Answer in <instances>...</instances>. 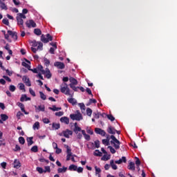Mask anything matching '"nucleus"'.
I'll list each match as a JSON object with an SVG mask.
<instances>
[{
  "label": "nucleus",
  "instance_id": "bf43d9fd",
  "mask_svg": "<svg viewBox=\"0 0 177 177\" xmlns=\"http://www.w3.org/2000/svg\"><path fill=\"white\" fill-rule=\"evenodd\" d=\"M62 152V149H59V148H57V149H55V153H57V154H59V153H61Z\"/></svg>",
  "mask_w": 177,
  "mask_h": 177
},
{
  "label": "nucleus",
  "instance_id": "4be33fe9",
  "mask_svg": "<svg viewBox=\"0 0 177 177\" xmlns=\"http://www.w3.org/2000/svg\"><path fill=\"white\" fill-rule=\"evenodd\" d=\"M77 166H76L75 165H71L69 166V168H68L69 171H77Z\"/></svg>",
  "mask_w": 177,
  "mask_h": 177
},
{
  "label": "nucleus",
  "instance_id": "052dcab7",
  "mask_svg": "<svg viewBox=\"0 0 177 177\" xmlns=\"http://www.w3.org/2000/svg\"><path fill=\"white\" fill-rule=\"evenodd\" d=\"M29 91H30V93L33 97H35V96H36L35 92L31 88L29 89Z\"/></svg>",
  "mask_w": 177,
  "mask_h": 177
},
{
  "label": "nucleus",
  "instance_id": "0eeeda50",
  "mask_svg": "<svg viewBox=\"0 0 177 177\" xmlns=\"http://www.w3.org/2000/svg\"><path fill=\"white\" fill-rule=\"evenodd\" d=\"M95 133L100 134L102 136H105L106 134L105 131H104V130H102V129H100V128H95Z\"/></svg>",
  "mask_w": 177,
  "mask_h": 177
},
{
  "label": "nucleus",
  "instance_id": "39448f33",
  "mask_svg": "<svg viewBox=\"0 0 177 177\" xmlns=\"http://www.w3.org/2000/svg\"><path fill=\"white\" fill-rule=\"evenodd\" d=\"M53 39V37L50 34H47L46 35V37L44 35H42L41 37V41L42 42H44V44H47L49 41H52Z\"/></svg>",
  "mask_w": 177,
  "mask_h": 177
},
{
  "label": "nucleus",
  "instance_id": "13d9d810",
  "mask_svg": "<svg viewBox=\"0 0 177 177\" xmlns=\"http://www.w3.org/2000/svg\"><path fill=\"white\" fill-rule=\"evenodd\" d=\"M44 63L46 65V66H48L50 64V61L47 58L44 59Z\"/></svg>",
  "mask_w": 177,
  "mask_h": 177
},
{
  "label": "nucleus",
  "instance_id": "9d476101",
  "mask_svg": "<svg viewBox=\"0 0 177 177\" xmlns=\"http://www.w3.org/2000/svg\"><path fill=\"white\" fill-rule=\"evenodd\" d=\"M8 34L10 36H12V37L15 40L17 41V33L16 32H12L11 30H8Z\"/></svg>",
  "mask_w": 177,
  "mask_h": 177
},
{
  "label": "nucleus",
  "instance_id": "7ed1b4c3",
  "mask_svg": "<svg viewBox=\"0 0 177 177\" xmlns=\"http://www.w3.org/2000/svg\"><path fill=\"white\" fill-rule=\"evenodd\" d=\"M69 82H71V83L69 84V86L71 87V88L73 89L75 92H77V88L75 87V85L78 84L77 80L74 77H71L69 78Z\"/></svg>",
  "mask_w": 177,
  "mask_h": 177
},
{
  "label": "nucleus",
  "instance_id": "a18cd8bd",
  "mask_svg": "<svg viewBox=\"0 0 177 177\" xmlns=\"http://www.w3.org/2000/svg\"><path fill=\"white\" fill-rule=\"evenodd\" d=\"M17 17H20L21 19H26V17L24 15V14H22V13L17 14Z\"/></svg>",
  "mask_w": 177,
  "mask_h": 177
},
{
  "label": "nucleus",
  "instance_id": "7c9ffc66",
  "mask_svg": "<svg viewBox=\"0 0 177 177\" xmlns=\"http://www.w3.org/2000/svg\"><path fill=\"white\" fill-rule=\"evenodd\" d=\"M5 49L8 51V53L12 55V51L10 49V45L8 44H6L5 46Z\"/></svg>",
  "mask_w": 177,
  "mask_h": 177
},
{
  "label": "nucleus",
  "instance_id": "ea45409f",
  "mask_svg": "<svg viewBox=\"0 0 177 177\" xmlns=\"http://www.w3.org/2000/svg\"><path fill=\"white\" fill-rule=\"evenodd\" d=\"M106 118H108V120H109L111 122L114 121L115 119V118L112 115H107Z\"/></svg>",
  "mask_w": 177,
  "mask_h": 177
},
{
  "label": "nucleus",
  "instance_id": "bb28decb",
  "mask_svg": "<svg viewBox=\"0 0 177 177\" xmlns=\"http://www.w3.org/2000/svg\"><path fill=\"white\" fill-rule=\"evenodd\" d=\"M37 110H39V111H45V106L44 105H40L39 106V107L37 109H36V111L37 112Z\"/></svg>",
  "mask_w": 177,
  "mask_h": 177
},
{
  "label": "nucleus",
  "instance_id": "473e14b6",
  "mask_svg": "<svg viewBox=\"0 0 177 177\" xmlns=\"http://www.w3.org/2000/svg\"><path fill=\"white\" fill-rule=\"evenodd\" d=\"M40 127V124L39 122H37L35 123V124L33 125V129L35 130V129H39Z\"/></svg>",
  "mask_w": 177,
  "mask_h": 177
},
{
  "label": "nucleus",
  "instance_id": "c9c22d12",
  "mask_svg": "<svg viewBox=\"0 0 177 177\" xmlns=\"http://www.w3.org/2000/svg\"><path fill=\"white\" fill-rule=\"evenodd\" d=\"M86 113H87V115L91 117L93 113V111L90 108H87V110H86Z\"/></svg>",
  "mask_w": 177,
  "mask_h": 177
},
{
  "label": "nucleus",
  "instance_id": "2eb2a0df",
  "mask_svg": "<svg viewBox=\"0 0 177 177\" xmlns=\"http://www.w3.org/2000/svg\"><path fill=\"white\" fill-rule=\"evenodd\" d=\"M17 24L19 26H21V28L24 29V20L22 19H21L20 17H17Z\"/></svg>",
  "mask_w": 177,
  "mask_h": 177
},
{
  "label": "nucleus",
  "instance_id": "e433bc0d",
  "mask_svg": "<svg viewBox=\"0 0 177 177\" xmlns=\"http://www.w3.org/2000/svg\"><path fill=\"white\" fill-rule=\"evenodd\" d=\"M21 64H22L23 66H24L26 68H28V71L30 70V68H31L30 66L28 65L26 62H23Z\"/></svg>",
  "mask_w": 177,
  "mask_h": 177
},
{
  "label": "nucleus",
  "instance_id": "864d4df0",
  "mask_svg": "<svg viewBox=\"0 0 177 177\" xmlns=\"http://www.w3.org/2000/svg\"><path fill=\"white\" fill-rule=\"evenodd\" d=\"M44 173H46V172H50V166H46L45 167V170H44Z\"/></svg>",
  "mask_w": 177,
  "mask_h": 177
},
{
  "label": "nucleus",
  "instance_id": "f8f14e48",
  "mask_svg": "<svg viewBox=\"0 0 177 177\" xmlns=\"http://www.w3.org/2000/svg\"><path fill=\"white\" fill-rule=\"evenodd\" d=\"M23 81L28 86H31L30 79L27 76H24Z\"/></svg>",
  "mask_w": 177,
  "mask_h": 177
},
{
  "label": "nucleus",
  "instance_id": "4d7b16f0",
  "mask_svg": "<svg viewBox=\"0 0 177 177\" xmlns=\"http://www.w3.org/2000/svg\"><path fill=\"white\" fill-rule=\"evenodd\" d=\"M64 114V112H62V111H59V112L55 113V115H56V116H58V117H61V116H62Z\"/></svg>",
  "mask_w": 177,
  "mask_h": 177
},
{
  "label": "nucleus",
  "instance_id": "b1692460",
  "mask_svg": "<svg viewBox=\"0 0 177 177\" xmlns=\"http://www.w3.org/2000/svg\"><path fill=\"white\" fill-rule=\"evenodd\" d=\"M68 102L72 104V105H75L77 104V100L74 98H68Z\"/></svg>",
  "mask_w": 177,
  "mask_h": 177
},
{
  "label": "nucleus",
  "instance_id": "20e7f679",
  "mask_svg": "<svg viewBox=\"0 0 177 177\" xmlns=\"http://www.w3.org/2000/svg\"><path fill=\"white\" fill-rule=\"evenodd\" d=\"M77 114H71L69 117H71V119H72V120L80 121L83 119L82 115L79 111H77Z\"/></svg>",
  "mask_w": 177,
  "mask_h": 177
},
{
  "label": "nucleus",
  "instance_id": "49530a36",
  "mask_svg": "<svg viewBox=\"0 0 177 177\" xmlns=\"http://www.w3.org/2000/svg\"><path fill=\"white\" fill-rule=\"evenodd\" d=\"M92 103H97V100L95 99H90L88 104H87V106L91 105Z\"/></svg>",
  "mask_w": 177,
  "mask_h": 177
},
{
  "label": "nucleus",
  "instance_id": "cd10ccee",
  "mask_svg": "<svg viewBox=\"0 0 177 177\" xmlns=\"http://www.w3.org/2000/svg\"><path fill=\"white\" fill-rule=\"evenodd\" d=\"M34 32L35 35H37L38 36H40L42 34L41 30L39 28L35 29Z\"/></svg>",
  "mask_w": 177,
  "mask_h": 177
},
{
  "label": "nucleus",
  "instance_id": "e2e57ef3",
  "mask_svg": "<svg viewBox=\"0 0 177 177\" xmlns=\"http://www.w3.org/2000/svg\"><path fill=\"white\" fill-rule=\"evenodd\" d=\"M76 171H77V173H82L83 171H84V169L82 167H79V168H77L76 169Z\"/></svg>",
  "mask_w": 177,
  "mask_h": 177
},
{
  "label": "nucleus",
  "instance_id": "3c124183",
  "mask_svg": "<svg viewBox=\"0 0 177 177\" xmlns=\"http://www.w3.org/2000/svg\"><path fill=\"white\" fill-rule=\"evenodd\" d=\"M37 171H39V174H43L44 172V170L41 167H37Z\"/></svg>",
  "mask_w": 177,
  "mask_h": 177
},
{
  "label": "nucleus",
  "instance_id": "774afa93",
  "mask_svg": "<svg viewBox=\"0 0 177 177\" xmlns=\"http://www.w3.org/2000/svg\"><path fill=\"white\" fill-rule=\"evenodd\" d=\"M1 167L3 168V169H6V166H7V163L6 162H3L1 164Z\"/></svg>",
  "mask_w": 177,
  "mask_h": 177
},
{
  "label": "nucleus",
  "instance_id": "6ab92c4d",
  "mask_svg": "<svg viewBox=\"0 0 177 177\" xmlns=\"http://www.w3.org/2000/svg\"><path fill=\"white\" fill-rule=\"evenodd\" d=\"M49 109L53 111H58L59 110H62L61 107H56L55 105H53V107H49Z\"/></svg>",
  "mask_w": 177,
  "mask_h": 177
},
{
  "label": "nucleus",
  "instance_id": "423d86ee",
  "mask_svg": "<svg viewBox=\"0 0 177 177\" xmlns=\"http://www.w3.org/2000/svg\"><path fill=\"white\" fill-rule=\"evenodd\" d=\"M26 24V26L29 28L37 27L36 23L32 19L27 21Z\"/></svg>",
  "mask_w": 177,
  "mask_h": 177
},
{
  "label": "nucleus",
  "instance_id": "c03bdc74",
  "mask_svg": "<svg viewBox=\"0 0 177 177\" xmlns=\"http://www.w3.org/2000/svg\"><path fill=\"white\" fill-rule=\"evenodd\" d=\"M2 22H3V24H5L8 26H9V25H10L9 21L7 19H3Z\"/></svg>",
  "mask_w": 177,
  "mask_h": 177
},
{
  "label": "nucleus",
  "instance_id": "dca6fc26",
  "mask_svg": "<svg viewBox=\"0 0 177 177\" xmlns=\"http://www.w3.org/2000/svg\"><path fill=\"white\" fill-rule=\"evenodd\" d=\"M21 166V164L19 162V160H17V159H15V162H14V167L17 168V169H19Z\"/></svg>",
  "mask_w": 177,
  "mask_h": 177
},
{
  "label": "nucleus",
  "instance_id": "6e6552de",
  "mask_svg": "<svg viewBox=\"0 0 177 177\" xmlns=\"http://www.w3.org/2000/svg\"><path fill=\"white\" fill-rule=\"evenodd\" d=\"M54 66L57 67L58 69H64L65 68L64 64L59 62L54 63Z\"/></svg>",
  "mask_w": 177,
  "mask_h": 177
},
{
  "label": "nucleus",
  "instance_id": "5fc2aeb1",
  "mask_svg": "<svg viewBox=\"0 0 177 177\" xmlns=\"http://www.w3.org/2000/svg\"><path fill=\"white\" fill-rule=\"evenodd\" d=\"M31 44H32V48L37 47L38 46V42H37L35 40L32 41Z\"/></svg>",
  "mask_w": 177,
  "mask_h": 177
},
{
  "label": "nucleus",
  "instance_id": "37998d69",
  "mask_svg": "<svg viewBox=\"0 0 177 177\" xmlns=\"http://www.w3.org/2000/svg\"><path fill=\"white\" fill-rule=\"evenodd\" d=\"M31 151L34 153H37L38 151V147L37 145L32 147Z\"/></svg>",
  "mask_w": 177,
  "mask_h": 177
},
{
  "label": "nucleus",
  "instance_id": "412c9836",
  "mask_svg": "<svg viewBox=\"0 0 177 177\" xmlns=\"http://www.w3.org/2000/svg\"><path fill=\"white\" fill-rule=\"evenodd\" d=\"M0 8L2 10H8L7 6L5 4V3H3V1H1V0H0Z\"/></svg>",
  "mask_w": 177,
  "mask_h": 177
},
{
  "label": "nucleus",
  "instance_id": "393cba45",
  "mask_svg": "<svg viewBox=\"0 0 177 177\" xmlns=\"http://www.w3.org/2000/svg\"><path fill=\"white\" fill-rule=\"evenodd\" d=\"M67 171V167H62V168H58V173H63V172H66Z\"/></svg>",
  "mask_w": 177,
  "mask_h": 177
},
{
  "label": "nucleus",
  "instance_id": "a878e982",
  "mask_svg": "<svg viewBox=\"0 0 177 177\" xmlns=\"http://www.w3.org/2000/svg\"><path fill=\"white\" fill-rule=\"evenodd\" d=\"M82 131V129L80 127H76L75 128H73V132H75V133L78 134L79 132H80Z\"/></svg>",
  "mask_w": 177,
  "mask_h": 177
},
{
  "label": "nucleus",
  "instance_id": "8fccbe9b",
  "mask_svg": "<svg viewBox=\"0 0 177 177\" xmlns=\"http://www.w3.org/2000/svg\"><path fill=\"white\" fill-rule=\"evenodd\" d=\"M9 89L11 92H15L16 90V87L14 85H10Z\"/></svg>",
  "mask_w": 177,
  "mask_h": 177
},
{
  "label": "nucleus",
  "instance_id": "aec40b11",
  "mask_svg": "<svg viewBox=\"0 0 177 177\" xmlns=\"http://www.w3.org/2000/svg\"><path fill=\"white\" fill-rule=\"evenodd\" d=\"M110 165L113 169H114V170L118 169V166L114 164L113 160H110Z\"/></svg>",
  "mask_w": 177,
  "mask_h": 177
},
{
  "label": "nucleus",
  "instance_id": "a211bd4d",
  "mask_svg": "<svg viewBox=\"0 0 177 177\" xmlns=\"http://www.w3.org/2000/svg\"><path fill=\"white\" fill-rule=\"evenodd\" d=\"M45 75H46V77L48 78V79H50L52 77V74L50 73V71L48 68L46 69V74Z\"/></svg>",
  "mask_w": 177,
  "mask_h": 177
},
{
  "label": "nucleus",
  "instance_id": "09e8293b",
  "mask_svg": "<svg viewBox=\"0 0 177 177\" xmlns=\"http://www.w3.org/2000/svg\"><path fill=\"white\" fill-rule=\"evenodd\" d=\"M19 142H20L21 145H24V144H25V139H24V138H23V137H20V138H19Z\"/></svg>",
  "mask_w": 177,
  "mask_h": 177
},
{
  "label": "nucleus",
  "instance_id": "de8ad7c7",
  "mask_svg": "<svg viewBox=\"0 0 177 177\" xmlns=\"http://www.w3.org/2000/svg\"><path fill=\"white\" fill-rule=\"evenodd\" d=\"M94 145H95V148L100 147V142L99 140H95V142H94Z\"/></svg>",
  "mask_w": 177,
  "mask_h": 177
},
{
  "label": "nucleus",
  "instance_id": "680f3d73",
  "mask_svg": "<svg viewBox=\"0 0 177 177\" xmlns=\"http://www.w3.org/2000/svg\"><path fill=\"white\" fill-rule=\"evenodd\" d=\"M43 48V44L41 42H38V47H37V49H41L42 50Z\"/></svg>",
  "mask_w": 177,
  "mask_h": 177
},
{
  "label": "nucleus",
  "instance_id": "c85d7f7f",
  "mask_svg": "<svg viewBox=\"0 0 177 177\" xmlns=\"http://www.w3.org/2000/svg\"><path fill=\"white\" fill-rule=\"evenodd\" d=\"M94 156H102V153L101 151H100V150H95V151H94Z\"/></svg>",
  "mask_w": 177,
  "mask_h": 177
},
{
  "label": "nucleus",
  "instance_id": "c756f323",
  "mask_svg": "<svg viewBox=\"0 0 177 177\" xmlns=\"http://www.w3.org/2000/svg\"><path fill=\"white\" fill-rule=\"evenodd\" d=\"M38 70L41 72L43 75L46 74V71L44 69V67L41 65L38 66Z\"/></svg>",
  "mask_w": 177,
  "mask_h": 177
},
{
  "label": "nucleus",
  "instance_id": "9b49d317",
  "mask_svg": "<svg viewBox=\"0 0 177 177\" xmlns=\"http://www.w3.org/2000/svg\"><path fill=\"white\" fill-rule=\"evenodd\" d=\"M64 133V136L66 138H69V135L72 136L73 135V131H70L69 129H66V131H62Z\"/></svg>",
  "mask_w": 177,
  "mask_h": 177
},
{
  "label": "nucleus",
  "instance_id": "79ce46f5",
  "mask_svg": "<svg viewBox=\"0 0 177 177\" xmlns=\"http://www.w3.org/2000/svg\"><path fill=\"white\" fill-rule=\"evenodd\" d=\"M108 148L110 150V152L112 153V154H114L116 153V151L114 148H113L111 146H109Z\"/></svg>",
  "mask_w": 177,
  "mask_h": 177
},
{
  "label": "nucleus",
  "instance_id": "72a5a7b5",
  "mask_svg": "<svg viewBox=\"0 0 177 177\" xmlns=\"http://www.w3.org/2000/svg\"><path fill=\"white\" fill-rule=\"evenodd\" d=\"M1 118L3 121H6L9 118V117L6 114H1Z\"/></svg>",
  "mask_w": 177,
  "mask_h": 177
},
{
  "label": "nucleus",
  "instance_id": "6e6d98bb",
  "mask_svg": "<svg viewBox=\"0 0 177 177\" xmlns=\"http://www.w3.org/2000/svg\"><path fill=\"white\" fill-rule=\"evenodd\" d=\"M79 106H80V109L85 111L86 106L84 103L79 104Z\"/></svg>",
  "mask_w": 177,
  "mask_h": 177
},
{
  "label": "nucleus",
  "instance_id": "2f4dec72",
  "mask_svg": "<svg viewBox=\"0 0 177 177\" xmlns=\"http://www.w3.org/2000/svg\"><path fill=\"white\" fill-rule=\"evenodd\" d=\"M32 140H33V137H30L28 139H27V140H28V146H30V145H32L34 143Z\"/></svg>",
  "mask_w": 177,
  "mask_h": 177
},
{
  "label": "nucleus",
  "instance_id": "f704fd0d",
  "mask_svg": "<svg viewBox=\"0 0 177 177\" xmlns=\"http://www.w3.org/2000/svg\"><path fill=\"white\" fill-rule=\"evenodd\" d=\"M102 144H104L105 146H109L110 145L109 139H104V140H102Z\"/></svg>",
  "mask_w": 177,
  "mask_h": 177
},
{
  "label": "nucleus",
  "instance_id": "58836bf2",
  "mask_svg": "<svg viewBox=\"0 0 177 177\" xmlns=\"http://www.w3.org/2000/svg\"><path fill=\"white\" fill-rule=\"evenodd\" d=\"M136 165L138 167H140V165H141V161L140 160V159L137 157H136Z\"/></svg>",
  "mask_w": 177,
  "mask_h": 177
},
{
  "label": "nucleus",
  "instance_id": "4468645a",
  "mask_svg": "<svg viewBox=\"0 0 177 177\" xmlns=\"http://www.w3.org/2000/svg\"><path fill=\"white\" fill-rule=\"evenodd\" d=\"M127 169L129 170L135 171L136 170L135 163L133 162H130L129 163V165L127 166Z\"/></svg>",
  "mask_w": 177,
  "mask_h": 177
},
{
  "label": "nucleus",
  "instance_id": "603ef678",
  "mask_svg": "<svg viewBox=\"0 0 177 177\" xmlns=\"http://www.w3.org/2000/svg\"><path fill=\"white\" fill-rule=\"evenodd\" d=\"M19 89L21 90V91H24V92L26 91L25 90V85L24 84H19Z\"/></svg>",
  "mask_w": 177,
  "mask_h": 177
},
{
  "label": "nucleus",
  "instance_id": "f03ea898",
  "mask_svg": "<svg viewBox=\"0 0 177 177\" xmlns=\"http://www.w3.org/2000/svg\"><path fill=\"white\" fill-rule=\"evenodd\" d=\"M110 138L112 140L110 141V143L111 145H113V147L115 149H120V142L115 138L114 136H111Z\"/></svg>",
  "mask_w": 177,
  "mask_h": 177
},
{
  "label": "nucleus",
  "instance_id": "338daca9",
  "mask_svg": "<svg viewBox=\"0 0 177 177\" xmlns=\"http://www.w3.org/2000/svg\"><path fill=\"white\" fill-rule=\"evenodd\" d=\"M93 115H94V118L99 119L100 118V114L98 113H93Z\"/></svg>",
  "mask_w": 177,
  "mask_h": 177
},
{
  "label": "nucleus",
  "instance_id": "a19ab883",
  "mask_svg": "<svg viewBox=\"0 0 177 177\" xmlns=\"http://www.w3.org/2000/svg\"><path fill=\"white\" fill-rule=\"evenodd\" d=\"M53 127L55 129V130H57L60 128L59 124L53 123Z\"/></svg>",
  "mask_w": 177,
  "mask_h": 177
},
{
  "label": "nucleus",
  "instance_id": "69168bd1",
  "mask_svg": "<svg viewBox=\"0 0 177 177\" xmlns=\"http://www.w3.org/2000/svg\"><path fill=\"white\" fill-rule=\"evenodd\" d=\"M24 115V114L21 112V111H19L17 113V117L18 118V119H20V117Z\"/></svg>",
  "mask_w": 177,
  "mask_h": 177
},
{
  "label": "nucleus",
  "instance_id": "5701e85b",
  "mask_svg": "<svg viewBox=\"0 0 177 177\" xmlns=\"http://www.w3.org/2000/svg\"><path fill=\"white\" fill-rule=\"evenodd\" d=\"M111 158V155L105 154L102 158H101V160L106 161Z\"/></svg>",
  "mask_w": 177,
  "mask_h": 177
},
{
  "label": "nucleus",
  "instance_id": "1a4fd4ad",
  "mask_svg": "<svg viewBox=\"0 0 177 177\" xmlns=\"http://www.w3.org/2000/svg\"><path fill=\"white\" fill-rule=\"evenodd\" d=\"M106 131L109 134H115L117 130L114 127H112L111 126H109L106 129Z\"/></svg>",
  "mask_w": 177,
  "mask_h": 177
},
{
  "label": "nucleus",
  "instance_id": "f257e3e1",
  "mask_svg": "<svg viewBox=\"0 0 177 177\" xmlns=\"http://www.w3.org/2000/svg\"><path fill=\"white\" fill-rule=\"evenodd\" d=\"M61 93L69 95L71 97H73V94H71L70 93V88L68 86V84L66 83H64L62 86H61Z\"/></svg>",
  "mask_w": 177,
  "mask_h": 177
},
{
  "label": "nucleus",
  "instance_id": "4c0bfd02",
  "mask_svg": "<svg viewBox=\"0 0 177 177\" xmlns=\"http://www.w3.org/2000/svg\"><path fill=\"white\" fill-rule=\"evenodd\" d=\"M40 94V97L43 100H46V95L41 91L39 92Z\"/></svg>",
  "mask_w": 177,
  "mask_h": 177
},
{
  "label": "nucleus",
  "instance_id": "f3484780",
  "mask_svg": "<svg viewBox=\"0 0 177 177\" xmlns=\"http://www.w3.org/2000/svg\"><path fill=\"white\" fill-rule=\"evenodd\" d=\"M59 121H61V122H64V123H65L66 124H69V118H67V117H62V118H61Z\"/></svg>",
  "mask_w": 177,
  "mask_h": 177
},
{
  "label": "nucleus",
  "instance_id": "ddd939ff",
  "mask_svg": "<svg viewBox=\"0 0 177 177\" xmlns=\"http://www.w3.org/2000/svg\"><path fill=\"white\" fill-rule=\"evenodd\" d=\"M17 105L20 107L21 110L22 111V112H24L26 115H28L29 113L26 112L25 110V106L24 104L21 103V102H18Z\"/></svg>",
  "mask_w": 177,
  "mask_h": 177
},
{
  "label": "nucleus",
  "instance_id": "0e129e2a",
  "mask_svg": "<svg viewBox=\"0 0 177 177\" xmlns=\"http://www.w3.org/2000/svg\"><path fill=\"white\" fill-rule=\"evenodd\" d=\"M43 122L45 123V124H49L50 122V121L49 120V119L48 118H44L43 119Z\"/></svg>",
  "mask_w": 177,
  "mask_h": 177
}]
</instances>
